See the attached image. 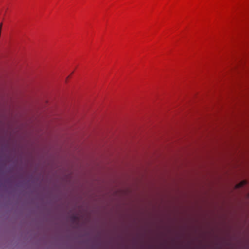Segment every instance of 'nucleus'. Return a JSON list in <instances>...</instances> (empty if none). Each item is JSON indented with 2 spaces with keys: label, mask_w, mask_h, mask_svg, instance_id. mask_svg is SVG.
Returning a JSON list of instances; mask_svg holds the SVG:
<instances>
[{
  "label": "nucleus",
  "mask_w": 249,
  "mask_h": 249,
  "mask_svg": "<svg viewBox=\"0 0 249 249\" xmlns=\"http://www.w3.org/2000/svg\"><path fill=\"white\" fill-rule=\"evenodd\" d=\"M72 218H73L74 220H75V219L77 218V217H76V216H72Z\"/></svg>",
  "instance_id": "2"
},
{
  "label": "nucleus",
  "mask_w": 249,
  "mask_h": 249,
  "mask_svg": "<svg viewBox=\"0 0 249 249\" xmlns=\"http://www.w3.org/2000/svg\"><path fill=\"white\" fill-rule=\"evenodd\" d=\"M246 183L247 182L246 181H243L240 182L239 183L237 184L236 185V188H239L241 187L242 186L245 185L246 184Z\"/></svg>",
  "instance_id": "1"
}]
</instances>
